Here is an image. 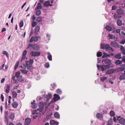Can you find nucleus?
I'll return each mask as SVG.
<instances>
[{"mask_svg":"<svg viewBox=\"0 0 125 125\" xmlns=\"http://www.w3.org/2000/svg\"><path fill=\"white\" fill-rule=\"evenodd\" d=\"M97 65L98 70H100V68H101L102 70L103 71L106 70L107 69H109L110 68H112L114 66V65H112L110 67L109 65H106L104 64L102 65L97 64Z\"/></svg>","mask_w":125,"mask_h":125,"instance_id":"nucleus-1","label":"nucleus"},{"mask_svg":"<svg viewBox=\"0 0 125 125\" xmlns=\"http://www.w3.org/2000/svg\"><path fill=\"white\" fill-rule=\"evenodd\" d=\"M52 94L50 92L48 93V95H46L45 94H44L42 95V97H41L39 96H38L37 97L38 99V98H39L38 100H40L42 98L44 99V100L46 101H48L49 99L52 98Z\"/></svg>","mask_w":125,"mask_h":125,"instance_id":"nucleus-2","label":"nucleus"},{"mask_svg":"<svg viewBox=\"0 0 125 125\" xmlns=\"http://www.w3.org/2000/svg\"><path fill=\"white\" fill-rule=\"evenodd\" d=\"M102 62H104L105 64H107V65H109L110 67L112 65H113L111 62V60L107 58H106L103 60H102Z\"/></svg>","mask_w":125,"mask_h":125,"instance_id":"nucleus-3","label":"nucleus"},{"mask_svg":"<svg viewBox=\"0 0 125 125\" xmlns=\"http://www.w3.org/2000/svg\"><path fill=\"white\" fill-rule=\"evenodd\" d=\"M40 52L37 51L34 52L33 51H32L30 52V55L31 57L39 56L40 55Z\"/></svg>","mask_w":125,"mask_h":125,"instance_id":"nucleus-4","label":"nucleus"},{"mask_svg":"<svg viewBox=\"0 0 125 125\" xmlns=\"http://www.w3.org/2000/svg\"><path fill=\"white\" fill-rule=\"evenodd\" d=\"M54 97L52 99L54 102H55L58 101L60 98V97L59 95L56 94H54L53 95Z\"/></svg>","mask_w":125,"mask_h":125,"instance_id":"nucleus-5","label":"nucleus"},{"mask_svg":"<svg viewBox=\"0 0 125 125\" xmlns=\"http://www.w3.org/2000/svg\"><path fill=\"white\" fill-rule=\"evenodd\" d=\"M110 44L112 47H114L117 48L118 47L119 48L118 43L115 41L111 42L110 43Z\"/></svg>","mask_w":125,"mask_h":125,"instance_id":"nucleus-6","label":"nucleus"},{"mask_svg":"<svg viewBox=\"0 0 125 125\" xmlns=\"http://www.w3.org/2000/svg\"><path fill=\"white\" fill-rule=\"evenodd\" d=\"M26 62V67H27V69L30 71H32V67L31 65H29L28 64V61H25Z\"/></svg>","mask_w":125,"mask_h":125,"instance_id":"nucleus-7","label":"nucleus"},{"mask_svg":"<svg viewBox=\"0 0 125 125\" xmlns=\"http://www.w3.org/2000/svg\"><path fill=\"white\" fill-rule=\"evenodd\" d=\"M119 123L122 125H125V119L123 117H121L118 120Z\"/></svg>","mask_w":125,"mask_h":125,"instance_id":"nucleus-8","label":"nucleus"},{"mask_svg":"<svg viewBox=\"0 0 125 125\" xmlns=\"http://www.w3.org/2000/svg\"><path fill=\"white\" fill-rule=\"evenodd\" d=\"M108 44H101V48L102 49H105V50L107 49V48L108 47Z\"/></svg>","mask_w":125,"mask_h":125,"instance_id":"nucleus-9","label":"nucleus"},{"mask_svg":"<svg viewBox=\"0 0 125 125\" xmlns=\"http://www.w3.org/2000/svg\"><path fill=\"white\" fill-rule=\"evenodd\" d=\"M25 124L24 125H29L31 123V120L30 118H27L25 119Z\"/></svg>","mask_w":125,"mask_h":125,"instance_id":"nucleus-10","label":"nucleus"},{"mask_svg":"<svg viewBox=\"0 0 125 125\" xmlns=\"http://www.w3.org/2000/svg\"><path fill=\"white\" fill-rule=\"evenodd\" d=\"M40 27L39 26H37L35 28V31L34 33L35 35H37L39 31Z\"/></svg>","mask_w":125,"mask_h":125,"instance_id":"nucleus-11","label":"nucleus"},{"mask_svg":"<svg viewBox=\"0 0 125 125\" xmlns=\"http://www.w3.org/2000/svg\"><path fill=\"white\" fill-rule=\"evenodd\" d=\"M115 70L113 69H109L107 70L106 72V73L107 74H110L113 73L114 72Z\"/></svg>","mask_w":125,"mask_h":125,"instance_id":"nucleus-12","label":"nucleus"},{"mask_svg":"<svg viewBox=\"0 0 125 125\" xmlns=\"http://www.w3.org/2000/svg\"><path fill=\"white\" fill-rule=\"evenodd\" d=\"M33 49L35 50L38 51L39 49V47L38 45L37 44H34L32 46Z\"/></svg>","mask_w":125,"mask_h":125,"instance_id":"nucleus-13","label":"nucleus"},{"mask_svg":"<svg viewBox=\"0 0 125 125\" xmlns=\"http://www.w3.org/2000/svg\"><path fill=\"white\" fill-rule=\"evenodd\" d=\"M40 109V111L41 112V111L42 110L44 107V104L43 103L41 102L39 104Z\"/></svg>","mask_w":125,"mask_h":125,"instance_id":"nucleus-14","label":"nucleus"},{"mask_svg":"<svg viewBox=\"0 0 125 125\" xmlns=\"http://www.w3.org/2000/svg\"><path fill=\"white\" fill-rule=\"evenodd\" d=\"M50 3V2L49 1H47L44 3H43V4L44 5V7H48Z\"/></svg>","mask_w":125,"mask_h":125,"instance_id":"nucleus-15","label":"nucleus"},{"mask_svg":"<svg viewBox=\"0 0 125 125\" xmlns=\"http://www.w3.org/2000/svg\"><path fill=\"white\" fill-rule=\"evenodd\" d=\"M125 69L124 67H119L115 70V71L117 72H118L120 71H123Z\"/></svg>","mask_w":125,"mask_h":125,"instance_id":"nucleus-16","label":"nucleus"},{"mask_svg":"<svg viewBox=\"0 0 125 125\" xmlns=\"http://www.w3.org/2000/svg\"><path fill=\"white\" fill-rule=\"evenodd\" d=\"M18 78V81L20 82H23L24 80V78L21 76H20V77Z\"/></svg>","mask_w":125,"mask_h":125,"instance_id":"nucleus-17","label":"nucleus"},{"mask_svg":"<svg viewBox=\"0 0 125 125\" xmlns=\"http://www.w3.org/2000/svg\"><path fill=\"white\" fill-rule=\"evenodd\" d=\"M9 117L10 119H11L12 120H13L15 117L14 113H10V114Z\"/></svg>","mask_w":125,"mask_h":125,"instance_id":"nucleus-18","label":"nucleus"},{"mask_svg":"<svg viewBox=\"0 0 125 125\" xmlns=\"http://www.w3.org/2000/svg\"><path fill=\"white\" fill-rule=\"evenodd\" d=\"M41 4L40 3H38L37 6L35 8V10H36L37 9H41L42 8V6H41Z\"/></svg>","mask_w":125,"mask_h":125,"instance_id":"nucleus-19","label":"nucleus"},{"mask_svg":"<svg viewBox=\"0 0 125 125\" xmlns=\"http://www.w3.org/2000/svg\"><path fill=\"white\" fill-rule=\"evenodd\" d=\"M117 23L118 26H121L122 25V21L120 19L118 20L117 21Z\"/></svg>","mask_w":125,"mask_h":125,"instance_id":"nucleus-20","label":"nucleus"},{"mask_svg":"<svg viewBox=\"0 0 125 125\" xmlns=\"http://www.w3.org/2000/svg\"><path fill=\"white\" fill-rule=\"evenodd\" d=\"M114 57L116 59H120L121 58V54L120 53H117L114 56Z\"/></svg>","mask_w":125,"mask_h":125,"instance_id":"nucleus-21","label":"nucleus"},{"mask_svg":"<svg viewBox=\"0 0 125 125\" xmlns=\"http://www.w3.org/2000/svg\"><path fill=\"white\" fill-rule=\"evenodd\" d=\"M18 104L17 102H13L12 104V106L14 108H16L17 107Z\"/></svg>","mask_w":125,"mask_h":125,"instance_id":"nucleus-22","label":"nucleus"},{"mask_svg":"<svg viewBox=\"0 0 125 125\" xmlns=\"http://www.w3.org/2000/svg\"><path fill=\"white\" fill-rule=\"evenodd\" d=\"M117 12L118 14L122 15L123 14V11L121 9H119L117 10Z\"/></svg>","mask_w":125,"mask_h":125,"instance_id":"nucleus-23","label":"nucleus"},{"mask_svg":"<svg viewBox=\"0 0 125 125\" xmlns=\"http://www.w3.org/2000/svg\"><path fill=\"white\" fill-rule=\"evenodd\" d=\"M54 116L56 118H59L60 117V115L58 113L56 112L54 114Z\"/></svg>","mask_w":125,"mask_h":125,"instance_id":"nucleus-24","label":"nucleus"},{"mask_svg":"<svg viewBox=\"0 0 125 125\" xmlns=\"http://www.w3.org/2000/svg\"><path fill=\"white\" fill-rule=\"evenodd\" d=\"M47 55H48L47 58L48 60L50 61H52V56L51 53L49 52H48Z\"/></svg>","mask_w":125,"mask_h":125,"instance_id":"nucleus-25","label":"nucleus"},{"mask_svg":"<svg viewBox=\"0 0 125 125\" xmlns=\"http://www.w3.org/2000/svg\"><path fill=\"white\" fill-rule=\"evenodd\" d=\"M105 28L106 30L109 31H111L112 30V28L110 26L107 25Z\"/></svg>","mask_w":125,"mask_h":125,"instance_id":"nucleus-26","label":"nucleus"},{"mask_svg":"<svg viewBox=\"0 0 125 125\" xmlns=\"http://www.w3.org/2000/svg\"><path fill=\"white\" fill-rule=\"evenodd\" d=\"M108 37L109 39H115V37L114 36H113L112 35L109 34L108 35Z\"/></svg>","mask_w":125,"mask_h":125,"instance_id":"nucleus-27","label":"nucleus"},{"mask_svg":"<svg viewBox=\"0 0 125 125\" xmlns=\"http://www.w3.org/2000/svg\"><path fill=\"white\" fill-rule=\"evenodd\" d=\"M115 63L117 65H119L121 64L122 63V62L120 60H117L115 61Z\"/></svg>","mask_w":125,"mask_h":125,"instance_id":"nucleus-28","label":"nucleus"},{"mask_svg":"<svg viewBox=\"0 0 125 125\" xmlns=\"http://www.w3.org/2000/svg\"><path fill=\"white\" fill-rule=\"evenodd\" d=\"M96 117L97 118H102L103 116L101 114L99 113L97 114Z\"/></svg>","mask_w":125,"mask_h":125,"instance_id":"nucleus-29","label":"nucleus"},{"mask_svg":"<svg viewBox=\"0 0 125 125\" xmlns=\"http://www.w3.org/2000/svg\"><path fill=\"white\" fill-rule=\"evenodd\" d=\"M110 115L111 117H113L115 116V114L114 112L112 110H111L110 112Z\"/></svg>","mask_w":125,"mask_h":125,"instance_id":"nucleus-30","label":"nucleus"},{"mask_svg":"<svg viewBox=\"0 0 125 125\" xmlns=\"http://www.w3.org/2000/svg\"><path fill=\"white\" fill-rule=\"evenodd\" d=\"M12 94L13 95V97L14 98L17 97V93L15 91L12 92Z\"/></svg>","mask_w":125,"mask_h":125,"instance_id":"nucleus-31","label":"nucleus"},{"mask_svg":"<svg viewBox=\"0 0 125 125\" xmlns=\"http://www.w3.org/2000/svg\"><path fill=\"white\" fill-rule=\"evenodd\" d=\"M20 72H16L15 73V76L17 78H18L20 76Z\"/></svg>","mask_w":125,"mask_h":125,"instance_id":"nucleus-32","label":"nucleus"},{"mask_svg":"<svg viewBox=\"0 0 125 125\" xmlns=\"http://www.w3.org/2000/svg\"><path fill=\"white\" fill-rule=\"evenodd\" d=\"M21 73L23 74H27L28 72V71L27 70H21Z\"/></svg>","mask_w":125,"mask_h":125,"instance_id":"nucleus-33","label":"nucleus"},{"mask_svg":"<svg viewBox=\"0 0 125 125\" xmlns=\"http://www.w3.org/2000/svg\"><path fill=\"white\" fill-rule=\"evenodd\" d=\"M103 55V53L101 52L98 51L97 53V56L98 57L101 56Z\"/></svg>","mask_w":125,"mask_h":125,"instance_id":"nucleus-34","label":"nucleus"},{"mask_svg":"<svg viewBox=\"0 0 125 125\" xmlns=\"http://www.w3.org/2000/svg\"><path fill=\"white\" fill-rule=\"evenodd\" d=\"M41 13V11L40 10H37L36 12V15L38 16H39L40 15Z\"/></svg>","mask_w":125,"mask_h":125,"instance_id":"nucleus-35","label":"nucleus"},{"mask_svg":"<svg viewBox=\"0 0 125 125\" xmlns=\"http://www.w3.org/2000/svg\"><path fill=\"white\" fill-rule=\"evenodd\" d=\"M55 121L52 120H51L50 121V125H55Z\"/></svg>","mask_w":125,"mask_h":125,"instance_id":"nucleus-36","label":"nucleus"},{"mask_svg":"<svg viewBox=\"0 0 125 125\" xmlns=\"http://www.w3.org/2000/svg\"><path fill=\"white\" fill-rule=\"evenodd\" d=\"M28 62H29V65H31L34 62L33 59H30L29 60Z\"/></svg>","mask_w":125,"mask_h":125,"instance_id":"nucleus-37","label":"nucleus"},{"mask_svg":"<svg viewBox=\"0 0 125 125\" xmlns=\"http://www.w3.org/2000/svg\"><path fill=\"white\" fill-rule=\"evenodd\" d=\"M10 86L9 85H7L6 89V92L7 93H9L10 91Z\"/></svg>","mask_w":125,"mask_h":125,"instance_id":"nucleus-38","label":"nucleus"},{"mask_svg":"<svg viewBox=\"0 0 125 125\" xmlns=\"http://www.w3.org/2000/svg\"><path fill=\"white\" fill-rule=\"evenodd\" d=\"M103 55L102 56V57L103 58H107V55L108 54L105 52H103Z\"/></svg>","mask_w":125,"mask_h":125,"instance_id":"nucleus-39","label":"nucleus"},{"mask_svg":"<svg viewBox=\"0 0 125 125\" xmlns=\"http://www.w3.org/2000/svg\"><path fill=\"white\" fill-rule=\"evenodd\" d=\"M119 79L120 80L125 79V75H123L120 76Z\"/></svg>","mask_w":125,"mask_h":125,"instance_id":"nucleus-40","label":"nucleus"},{"mask_svg":"<svg viewBox=\"0 0 125 125\" xmlns=\"http://www.w3.org/2000/svg\"><path fill=\"white\" fill-rule=\"evenodd\" d=\"M107 79V77H101V78L100 80L102 82H104L105 81H106Z\"/></svg>","mask_w":125,"mask_h":125,"instance_id":"nucleus-41","label":"nucleus"},{"mask_svg":"<svg viewBox=\"0 0 125 125\" xmlns=\"http://www.w3.org/2000/svg\"><path fill=\"white\" fill-rule=\"evenodd\" d=\"M37 21L38 22H40L42 21V18L41 17H38L37 18Z\"/></svg>","mask_w":125,"mask_h":125,"instance_id":"nucleus-42","label":"nucleus"},{"mask_svg":"<svg viewBox=\"0 0 125 125\" xmlns=\"http://www.w3.org/2000/svg\"><path fill=\"white\" fill-rule=\"evenodd\" d=\"M19 61H17L15 65L14 70H15L17 69L19 64Z\"/></svg>","mask_w":125,"mask_h":125,"instance_id":"nucleus-43","label":"nucleus"},{"mask_svg":"<svg viewBox=\"0 0 125 125\" xmlns=\"http://www.w3.org/2000/svg\"><path fill=\"white\" fill-rule=\"evenodd\" d=\"M56 93L59 94H61L62 93V91L60 89H58L56 90Z\"/></svg>","mask_w":125,"mask_h":125,"instance_id":"nucleus-44","label":"nucleus"},{"mask_svg":"<svg viewBox=\"0 0 125 125\" xmlns=\"http://www.w3.org/2000/svg\"><path fill=\"white\" fill-rule=\"evenodd\" d=\"M34 41L35 42H37L38 41V39L37 36H36L33 37Z\"/></svg>","mask_w":125,"mask_h":125,"instance_id":"nucleus-45","label":"nucleus"},{"mask_svg":"<svg viewBox=\"0 0 125 125\" xmlns=\"http://www.w3.org/2000/svg\"><path fill=\"white\" fill-rule=\"evenodd\" d=\"M3 54L6 55L7 57H9V55L8 53L5 51H4L3 52Z\"/></svg>","mask_w":125,"mask_h":125,"instance_id":"nucleus-46","label":"nucleus"},{"mask_svg":"<svg viewBox=\"0 0 125 125\" xmlns=\"http://www.w3.org/2000/svg\"><path fill=\"white\" fill-rule=\"evenodd\" d=\"M37 23L36 22L34 21H32V27H34L36 25Z\"/></svg>","mask_w":125,"mask_h":125,"instance_id":"nucleus-47","label":"nucleus"},{"mask_svg":"<svg viewBox=\"0 0 125 125\" xmlns=\"http://www.w3.org/2000/svg\"><path fill=\"white\" fill-rule=\"evenodd\" d=\"M5 122L6 124V125H8V118L6 116H5Z\"/></svg>","mask_w":125,"mask_h":125,"instance_id":"nucleus-48","label":"nucleus"},{"mask_svg":"<svg viewBox=\"0 0 125 125\" xmlns=\"http://www.w3.org/2000/svg\"><path fill=\"white\" fill-rule=\"evenodd\" d=\"M35 102V101L34 100L33 101V102H31V103L32 104V107L33 108H35V104L34 103H33V102Z\"/></svg>","mask_w":125,"mask_h":125,"instance_id":"nucleus-49","label":"nucleus"},{"mask_svg":"<svg viewBox=\"0 0 125 125\" xmlns=\"http://www.w3.org/2000/svg\"><path fill=\"white\" fill-rule=\"evenodd\" d=\"M118 16L117 14L115 13L113 15L114 18L115 20L117 19Z\"/></svg>","mask_w":125,"mask_h":125,"instance_id":"nucleus-50","label":"nucleus"},{"mask_svg":"<svg viewBox=\"0 0 125 125\" xmlns=\"http://www.w3.org/2000/svg\"><path fill=\"white\" fill-rule=\"evenodd\" d=\"M50 36L48 34H47L46 38L47 40L48 41H49L50 39Z\"/></svg>","mask_w":125,"mask_h":125,"instance_id":"nucleus-51","label":"nucleus"},{"mask_svg":"<svg viewBox=\"0 0 125 125\" xmlns=\"http://www.w3.org/2000/svg\"><path fill=\"white\" fill-rule=\"evenodd\" d=\"M45 66L47 68H48L50 66V65L49 63H46L45 65Z\"/></svg>","mask_w":125,"mask_h":125,"instance_id":"nucleus-52","label":"nucleus"},{"mask_svg":"<svg viewBox=\"0 0 125 125\" xmlns=\"http://www.w3.org/2000/svg\"><path fill=\"white\" fill-rule=\"evenodd\" d=\"M20 27H22L23 26V22L22 21H21L20 23Z\"/></svg>","mask_w":125,"mask_h":125,"instance_id":"nucleus-53","label":"nucleus"},{"mask_svg":"<svg viewBox=\"0 0 125 125\" xmlns=\"http://www.w3.org/2000/svg\"><path fill=\"white\" fill-rule=\"evenodd\" d=\"M33 41H34L33 37L32 36L31 37L29 42L30 43H31Z\"/></svg>","mask_w":125,"mask_h":125,"instance_id":"nucleus-54","label":"nucleus"},{"mask_svg":"<svg viewBox=\"0 0 125 125\" xmlns=\"http://www.w3.org/2000/svg\"><path fill=\"white\" fill-rule=\"evenodd\" d=\"M121 31V29H117L116 31V33H119V35L121 34L120 32Z\"/></svg>","mask_w":125,"mask_h":125,"instance_id":"nucleus-55","label":"nucleus"},{"mask_svg":"<svg viewBox=\"0 0 125 125\" xmlns=\"http://www.w3.org/2000/svg\"><path fill=\"white\" fill-rule=\"evenodd\" d=\"M50 118L51 116H50V115H47L46 116V119L47 120H48L50 119Z\"/></svg>","mask_w":125,"mask_h":125,"instance_id":"nucleus-56","label":"nucleus"},{"mask_svg":"<svg viewBox=\"0 0 125 125\" xmlns=\"http://www.w3.org/2000/svg\"><path fill=\"white\" fill-rule=\"evenodd\" d=\"M1 99L2 101V102H3L4 101V97L3 96V94H1Z\"/></svg>","mask_w":125,"mask_h":125,"instance_id":"nucleus-57","label":"nucleus"},{"mask_svg":"<svg viewBox=\"0 0 125 125\" xmlns=\"http://www.w3.org/2000/svg\"><path fill=\"white\" fill-rule=\"evenodd\" d=\"M27 53V51L26 50H24L22 54L23 55V56H25Z\"/></svg>","mask_w":125,"mask_h":125,"instance_id":"nucleus-58","label":"nucleus"},{"mask_svg":"<svg viewBox=\"0 0 125 125\" xmlns=\"http://www.w3.org/2000/svg\"><path fill=\"white\" fill-rule=\"evenodd\" d=\"M120 50L121 51H123L125 50V49L123 46L121 45L120 46Z\"/></svg>","mask_w":125,"mask_h":125,"instance_id":"nucleus-59","label":"nucleus"},{"mask_svg":"<svg viewBox=\"0 0 125 125\" xmlns=\"http://www.w3.org/2000/svg\"><path fill=\"white\" fill-rule=\"evenodd\" d=\"M31 19L32 21H33L35 20L36 19V17L34 16V15H33L31 17Z\"/></svg>","mask_w":125,"mask_h":125,"instance_id":"nucleus-60","label":"nucleus"},{"mask_svg":"<svg viewBox=\"0 0 125 125\" xmlns=\"http://www.w3.org/2000/svg\"><path fill=\"white\" fill-rule=\"evenodd\" d=\"M116 9V6L115 5L113 6L112 7V10H115Z\"/></svg>","mask_w":125,"mask_h":125,"instance_id":"nucleus-61","label":"nucleus"},{"mask_svg":"<svg viewBox=\"0 0 125 125\" xmlns=\"http://www.w3.org/2000/svg\"><path fill=\"white\" fill-rule=\"evenodd\" d=\"M122 62H124L125 63V56H124L123 58H122Z\"/></svg>","mask_w":125,"mask_h":125,"instance_id":"nucleus-62","label":"nucleus"},{"mask_svg":"<svg viewBox=\"0 0 125 125\" xmlns=\"http://www.w3.org/2000/svg\"><path fill=\"white\" fill-rule=\"evenodd\" d=\"M120 43L121 44H124L125 43V40H123L121 41Z\"/></svg>","mask_w":125,"mask_h":125,"instance_id":"nucleus-63","label":"nucleus"},{"mask_svg":"<svg viewBox=\"0 0 125 125\" xmlns=\"http://www.w3.org/2000/svg\"><path fill=\"white\" fill-rule=\"evenodd\" d=\"M112 122L110 120L108 121V124H109V125H112Z\"/></svg>","mask_w":125,"mask_h":125,"instance_id":"nucleus-64","label":"nucleus"}]
</instances>
